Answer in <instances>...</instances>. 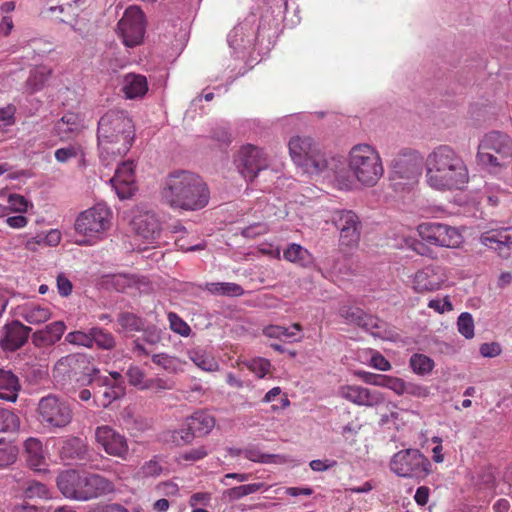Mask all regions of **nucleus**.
<instances>
[{
    "mask_svg": "<svg viewBox=\"0 0 512 512\" xmlns=\"http://www.w3.org/2000/svg\"><path fill=\"white\" fill-rule=\"evenodd\" d=\"M54 157L60 164H65L72 159H83L84 152L79 144H69L55 150Z\"/></svg>",
    "mask_w": 512,
    "mask_h": 512,
    "instance_id": "obj_41",
    "label": "nucleus"
},
{
    "mask_svg": "<svg viewBox=\"0 0 512 512\" xmlns=\"http://www.w3.org/2000/svg\"><path fill=\"white\" fill-rule=\"evenodd\" d=\"M370 366L380 371H388L391 369L389 361L378 352H373L370 358Z\"/></svg>",
    "mask_w": 512,
    "mask_h": 512,
    "instance_id": "obj_64",
    "label": "nucleus"
},
{
    "mask_svg": "<svg viewBox=\"0 0 512 512\" xmlns=\"http://www.w3.org/2000/svg\"><path fill=\"white\" fill-rule=\"evenodd\" d=\"M130 224L135 233L148 243L156 241L161 232L158 217L143 206H137L131 211Z\"/></svg>",
    "mask_w": 512,
    "mask_h": 512,
    "instance_id": "obj_13",
    "label": "nucleus"
},
{
    "mask_svg": "<svg viewBox=\"0 0 512 512\" xmlns=\"http://www.w3.org/2000/svg\"><path fill=\"white\" fill-rule=\"evenodd\" d=\"M121 90L127 99H141L148 92L147 79L141 74L128 73L122 78Z\"/></svg>",
    "mask_w": 512,
    "mask_h": 512,
    "instance_id": "obj_25",
    "label": "nucleus"
},
{
    "mask_svg": "<svg viewBox=\"0 0 512 512\" xmlns=\"http://www.w3.org/2000/svg\"><path fill=\"white\" fill-rule=\"evenodd\" d=\"M26 461L31 469L36 472L48 470L47 451L42 442L35 437L28 438L24 443Z\"/></svg>",
    "mask_w": 512,
    "mask_h": 512,
    "instance_id": "obj_23",
    "label": "nucleus"
},
{
    "mask_svg": "<svg viewBox=\"0 0 512 512\" xmlns=\"http://www.w3.org/2000/svg\"><path fill=\"white\" fill-rule=\"evenodd\" d=\"M447 280L445 268L439 265H427L410 277L411 288L419 294L436 292L443 288Z\"/></svg>",
    "mask_w": 512,
    "mask_h": 512,
    "instance_id": "obj_12",
    "label": "nucleus"
},
{
    "mask_svg": "<svg viewBox=\"0 0 512 512\" xmlns=\"http://www.w3.org/2000/svg\"><path fill=\"white\" fill-rule=\"evenodd\" d=\"M268 488L269 486H266L264 483L244 484L227 489L224 492V496L227 497L230 501H236L250 494H254L260 490H267Z\"/></svg>",
    "mask_w": 512,
    "mask_h": 512,
    "instance_id": "obj_38",
    "label": "nucleus"
},
{
    "mask_svg": "<svg viewBox=\"0 0 512 512\" xmlns=\"http://www.w3.org/2000/svg\"><path fill=\"white\" fill-rule=\"evenodd\" d=\"M512 150V141L508 134L500 131H490L483 135L477 150Z\"/></svg>",
    "mask_w": 512,
    "mask_h": 512,
    "instance_id": "obj_29",
    "label": "nucleus"
},
{
    "mask_svg": "<svg viewBox=\"0 0 512 512\" xmlns=\"http://www.w3.org/2000/svg\"><path fill=\"white\" fill-rule=\"evenodd\" d=\"M8 204L9 205L6 206L7 213L14 212L24 214L28 211L30 206V203L27 201V199L19 194H10L8 197Z\"/></svg>",
    "mask_w": 512,
    "mask_h": 512,
    "instance_id": "obj_49",
    "label": "nucleus"
},
{
    "mask_svg": "<svg viewBox=\"0 0 512 512\" xmlns=\"http://www.w3.org/2000/svg\"><path fill=\"white\" fill-rule=\"evenodd\" d=\"M15 315L26 322L38 325L48 321L52 317L50 309L35 302H27L15 308Z\"/></svg>",
    "mask_w": 512,
    "mask_h": 512,
    "instance_id": "obj_24",
    "label": "nucleus"
},
{
    "mask_svg": "<svg viewBox=\"0 0 512 512\" xmlns=\"http://www.w3.org/2000/svg\"><path fill=\"white\" fill-rule=\"evenodd\" d=\"M145 17L137 6L128 7L117 24V35L126 47H135L143 42Z\"/></svg>",
    "mask_w": 512,
    "mask_h": 512,
    "instance_id": "obj_10",
    "label": "nucleus"
},
{
    "mask_svg": "<svg viewBox=\"0 0 512 512\" xmlns=\"http://www.w3.org/2000/svg\"><path fill=\"white\" fill-rule=\"evenodd\" d=\"M31 329L19 321H13L4 327V337L0 346L4 350L15 351L27 341Z\"/></svg>",
    "mask_w": 512,
    "mask_h": 512,
    "instance_id": "obj_22",
    "label": "nucleus"
},
{
    "mask_svg": "<svg viewBox=\"0 0 512 512\" xmlns=\"http://www.w3.org/2000/svg\"><path fill=\"white\" fill-rule=\"evenodd\" d=\"M112 219V210L104 203L80 212L74 223V230L81 237L77 244L92 246L103 241L112 226Z\"/></svg>",
    "mask_w": 512,
    "mask_h": 512,
    "instance_id": "obj_7",
    "label": "nucleus"
},
{
    "mask_svg": "<svg viewBox=\"0 0 512 512\" xmlns=\"http://www.w3.org/2000/svg\"><path fill=\"white\" fill-rule=\"evenodd\" d=\"M288 148L292 161L302 173L323 180L331 176L330 161L310 137L294 136L289 140Z\"/></svg>",
    "mask_w": 512,
    "mask_h": 512,
    "instance_id": "obj_6",
    "label": "nucleus"
},
{
    "mask_svg": "<svg viewBox=\"0 0 512 512\" xmlns=\"http://www.w3.org/2000/svg\"><path fill=\"white\" fill-rule=\"evenodd\" d=\"M24 494L27 498H49V490L46 485L39 482H30Z\"/></svg>",
    "mask_w": 512,
    "mask_h": 512,
    "instance_id": "obj_54",
    "label": "nucleus"
},
{
    "mask_svg": "<svg viewBox=\"0 0 512 512\" xmlns=\"http://www.w3.org/2000/svg\"><path fill=\"white\" fill-rule=\"evenodd\" d=\"M100 382V379H97ZM102 384L107 386L98 400H94L96 406L107 407L114 400L121 398L125 394V387L122 384H115L109 386L108 379L101 380Z\"/></svg>",
    "mask_w": 512,
    "mask_h": 512,
    "instance_id": "obj_36",
    "label": "nucleus"
},
{
    "mask_svg": "<svg viewBox=\"0 0 512 512\" xmlns=\"http://www.w3.org/2000/svg\"><path fill=\"white\" fill-rule=\"evenodd\" d=\"M352 322H355L357 325L361 326L367 332H369L372 336L378 337L381 339H386V330L385 323L381 321L379 318L364 314L362 311L358 310L351 315Z\"/></svg>",
    "mask_w": 512,
    "mask_h": 512,
    "instance_id": "obj_28",
    "label": "nucleus"
},
{
    "mask_svg": "<svg viewBox=\"0 0 512 512\" xmlns=\"http://www.w3.org/2000/svg\"><path fill=\"white\" fill-rule=\"evenodd\" d=\"M38 415L41 423L49 428L66 427L73 418L69 403L54 395H48L40 399Z\"/></svg>",
    "mask_w": 512,
    "mask_h": 512,
    "instance_id": "obj_9",
    "label": "nucleus"
},
{
    "mask_svg": "<svg viewBox=\"0 0 512 512\" xmlns=\"http://www.w3.org/2000/svg\"><path fill=\"white\" fill-rule=\"evenodd\" d=\"M97 445L109 456L128 460L129 442L126 436L109 425H100L95 429Z\"/></svg>",
    "mask_w": 512,
    "mask_h": 512,
    "instance_id": "obj_11",
    "label": "nucleus"
},
{
    "mask_svg": "<svg viewBox=\"0 0 512 512\" xmlns=\"http://www.w3.org/2000/svg\"><path fill=\"white\" fill-rule=\"evenodd\" d=\"M57 486L64 497L81 502L115 491V486L109 479L99 474L76 470L62 472L57 478Z\"/></svg>",
    "mask_w": 512,
    "mask_h": 512,
    "instance_id": "obj_5",
    "label": "nucleus"
},
{
    "mask_svg": "<svg viewBox=\"0 0 512 512\" xmlns=\"http://www.w3.org/2000/svg\"><path fill=\"white\" fill-rule=\"evenodd\" d=\"M442 223L427 222L418 225L417 232L419 237L429 245L438 246L441 236Z\"/></svg>",
    "mask_w": 512,
    "mask_h": 512,
    "instance_id": "obj_35",
    "label": "nucleus"
},
{
    "mask_svg": "<svg viewBox=\"0 0 512 512\" xmlns=\"http://www.w3.org/2000/svg\"><path fill=\"white\" fill-rule=\"evenodd\" d=\"M502 349L499 343L491 342V343H483L480 348L479 352L481 356L485 358H493L500 355Z\"/></svg>",
    "mask_w": 512,
    "mask_h": 512,
    "instance_id": "obj_63",
    "label": "nucleus"
},
{
    "mask_svg": "<svg viewBox=\"0 0 512 512\" xmlns=\"http://www.w3.org/2000/svg\"><path fill=\"white\" fill-rule=\"evenodd\" d=\"M256 37L254 21L246 20L235 26L228 34V44L235 53L250 48Z\"/></svg>",
    "mask_w": 512,
    "mask_h": 512,
    "instance_id": "obj_21",
    "label": "nucleus"
},
{
    "mask_svg": "<svg viewBox=\"0 0 512 512\" xmlns=\"http://www.w3.org/2000/svg\"><path fill=\"white\" fill-rule=\"evenodd\" d=\"M19 387L18 378L12 372L0 370V399L15 402Z\"/></svg>",
    "mask_w": 512,
    "mask_h": 512,
    "instance_id": "obj_32",
    "label": "nucleus"
},
{
    "mask_svg": "<svg viewBox=\"0 0 512 512\" xmlns=\"http://www.w3.org/2000/svg\"><path fill=\"white\" fill-rule=\"evenodd\" d=\"M243 455L248 460H250L252 462H256V463H264V464L276 463V464H279V463H283L284 462V460H283V458L281 456H279V455L264 454L259 449L255 448V447L246 448L243 451Z\"/></svg>",
    "mask_w": 512,
    "mask_h": 512,
    "instance_id": "obj_43",
    "label": "nucleus"
},
{
    "mask_svg": "<svg viewBox=\"0 0 512 512\" xmlns=\"http://www.w3.org/2000/svg\"><path fill=\"white\" fill-rule=\"evenodd\" d=\"M42 244L46 246H57L62 240V233L59 229H50L45 233H40Z\"/></svg>",
    "mask_w": 512,
    "mask_h": 512,
    "instance_id": "obj_59",
    "label": "nucleus"
},
{
    "mask_svg": "<svg viewBox=\"0 0 512 512\" xmlns=\"http://www.w3.org/2000/svg\"><path fill=\"white\" fill-rule=\"evenodd\" d=\"M457 331L465 339L470 340L475 336V324L472 315L468 312H462L456 322Z\"/></svg>",
    "mask_w": 512,
    "mask_h": 512,
    "instance_id": "obj_44",
    "label": "nucleus"
},
{
    "mask_svg": "<svg viewBox=\"0 0 512 512\" xmlns=\"http://www.w3.org/2000/svg\"><path fill=\"white\" fill-rule=\"evenodd\" d=\"M235 163L245 178H254L261 170L267 168L268 160L264 151L251 144L240 148Z\"/></svg>",
    "mask_w": 512,
    "mask_h": 512,
    "instance_id": "obj_14",
    "label": "nucleus"
},
{
    "mask_svg": "<svg viewBox=\"0 0 512 512\" xmlns=\"http://www.w3.org/2000/svg\"><path fill=\"white\" fill-rule=\"evenodd\" d=\"M19 427L18 417L11 411L0 409V432L15 430Z\"/></svg>",
    "mask_w": 512,
    "mask_h": 512,
    "instance_id": "obj_51",
    "label": "nucleus"
},
{
    "mask_svg": "<svg viewBox=\"0 0 512 512\" xmlns=\"http://www.w3.org/2000/svg\"><path fill=\"white\" fill-rule=\"evenodd\" d=\"M338 395L357 406L376 407L385 402L382 392L360 385H342L338 388Z\"/></svg>",
    "mask_w": 512,
    "mask_h": 512,
    "instance_id": "obj_16",
    "label": "nucleus"
},
{
    "mask_svg": "<svg viewBox=\"0 0 512 512\" xmlns=\"http://www.w3.org/2000/svg\"><path fill=\"white\" fill-rule=\"evenodd\" d=\"M134 170L135 164L133 161H124L117 167L114 177L110 180L120 199H129L137 191Z\"/></svg>",
    "mask_w": 512,
    "mask_h": 512,
    "instance_id": "obj_18",
    "label": "nucleus"
},
{
    "mask_svg": "<svg viewBox=\"0 0 512 512\" xmlns=\"http://www.w3.org/2000/svg\"><path fill=\"white\" fill-rule=\"evenodd\" d=\"M410 367L415 374L427 375L434 369V361L424 354H413L409 361Z\"/></svg>",
    "mask_w": 512,
    "mask_h": 512,
    "instance_id": "obj_42",
    "label": "nucleus"
},
{
    "mask_svg": "<svg viewBox=\"0 0 512 512\" xmlns=\"http://www.w3.org/2000/svg\"><path fill=\"white\" fill-rule=\"evenodd\" d=\"M476 161L485 173L502 181L507 188H512V177L510 175L511 159L494 157L488 153H477Z\"/></svg>",
    "mask_w": 512,
    "mask_h": 512,
    "instance_id": "obj_17",
    "label": "nucleus"
},
{
    "mask_svg": "<svg viewBox=\"0 0 512 512\" xmlns=\"http://www.w3.org/2000/svg\"><path fill=\"white\" fill-rule=\"evenodd\" d=\"M17 459V450L15 447H0V469L13 464Z\"/></svg>",
    "mask_w": 512,
    "mask_h": 512,
    "instance_id": "obj_57",
    "label": "nucleus"
},
{
    "mask_svg": "<svg viewBox=\"0 0 512 512\" xmlns=\"http://www.w3.org/2000/svg\"><path fill=\"white\" fill-rule=\"evenodd\" d=\"M86 364V360L84 357L79 355H68L62 357L54 366L53 375L56 379L65 380L66 378L72 379L75 378L77 381H81L84 383H92L96 380L94 377L99 371L95 368L91 369V372H88L82 379L76 377L78 371L83 368Z\"/></svg>",
    "mask_w": 512,
    "mask_h": 512,
    "instance_id": "obj_15",
    "label": "nucleus"
},
{
    "mask_svg": "<svg viewBox=\"0 0 512 512\" xmlns=\"http://www.w3.org/2000/svg\"><path fill=\"white\" fill-rule=\"evenodd\" d=\"M386 380L384 388L392 390L397 395H403L406 393L408 383L404 382L402 379L387 375Z\"/></svg>",
    "mask_w": 512,
    "mask_h": 512,
    "instance_id": "obj_61",
    "label": "nucleus"
},
{
    "mask_svg": "<svg viewBox=\"0 0 512 512\" xmlns=\"http://www.w3.org/2000/svg\"><path fill=\"white\" fill-rule=\"evenodd\" d=\"M283 257L285 260L304 268L312 267L314 264L312 254L306 248L296 243L290 244L284 250Z\"/></svg>",
    "mask_w": 512,
    "mask_h": 512,
    "instance_id": "obj_31",
    "label": "nucleus"
},
{
    "mask_svg": "<svg viewBox=\"0 0 512 512\" xmlns=\"http://www.w3.org/2000/svg\"><path fill=\"white\" fill-rule=\"evenodd\" d=\"M428 458L418 449L408 448L395 453L390 460L391 471L402 478H423L430 472Z\"/></svg>",
    "mask_w": 512,
    "mask_h": 512,
    "instance_id": "obj_8",
    "label": "nucleus"
},
{
    "mask_svg": "<svg viewBox=\"0 0 512 512\" xmlns=\"http://www.w3.org/2000/svg\"><path fill=\"white\" fill-rule=\"evenodd\" d=\"M135 138L132 119L124 112L111 110L98 122L97 139L99 156L109 165L124 156L131 148Z\"/></svg>",
    "mask_w": 512,
    "mask_h": 512,
    "instance_id": "obj_3",
    "label": "nucleus"
},
{
    "mask_svg": "<svg viewBox=\"0 0 512 512\" xmlns=\"http://www.w3.org/2000/svg\"><path fill=\"white\" fill-rule=\"evenodd\" d=\"M357 375L367 384L385 387V382L387 381V375L375 374L366 371H360Z\"/></svg>",
    "mask_w": 512,
    "mask_h": 512,
    "instance_id": "obj_58",
    "label": "nucleus"
},
{
    "mask_svg": "<svg viewBox=\"0 0 512 512\" xmlns=\"http://www.w3.org/2000/svg\"><path fill=\"white\" fill-rule=\"evenodd\" d=\"M15 108L12 105L0 108V130L14 124Z\"/></svg>",
    "mask_w": 512,
    "mask_h": 512,
    "instance_id": "obj_60",
    "label": "nucleus"
},
{
    "mask_svg": "<svg viewBox=\"0 0 512 512\" xmlns=\"http://www.w3.org/2000/svg\"><path fill=\"white\" fill-rule=\"evenodd\" d=\"M163 471L162 466L156 459L146 461L137 471L136 477L138 479L155 478L161 475Z\"/></svg>",
    "mask_w": 512,
    "mask_h": 512,
    "instance_id": "obj_46",
    "label": "nucleus"
},
{
    "mask_svg": "<svg viewBox=\"0 0 512 512\" xmlns=\"http://www.w3.org/2000/svg\"><path fill=\"white\" fill-rule=\"evenodd\" d=\"M195 433L188 426L185 425L184 428L175 430L172 433V441L176 445H185L189 444L195 437Z\"/></svg>",
    "mask_w": 512,
    "mask_h": 512,
    "instance_id": "obj_55",
    "label": "nucleus"
},
{
    "mask_svg": "<svg viewBox=\"0 0 512 512\" xmlns=\"http://www.w3.org/2000/svg\"><path fill=\"white\" fill-rule=\"evenodd\" d=\"M160 196L172 208L194 211L208 204L210 193L199 175L178 170L167 175L162 183Z\"/></svg>",
    "mask_w": 512,
    "mask_h": 512,
    "instance_id": "obj_4",
    "label": "nucleus"
},
{
    "mask_svg": "<svg viewBox=\"0 0 512 512\" xmlns=\"http://www.w3.org/2000/svg\"><path fill=\"white\" fill-rule=\"evenodd\" d=\"M428 307L439 314H444L453 310V305L449 299V296H445L444 298H433L429 300Z\"/></svg>",
    "mask_w": 512,
    "mask_h": 512,
    "instance_id": "obj_56",
    "label": "nucleus"
},
{
    "mask_svg": "<svg viewBox=\"0 0 512 512\" xmlns=\"http://www.w3.org/2000/svg\"><path fill=\"white\" fill-rule=\"evenodd\" d=\"M168 320L170 324V328L177 334L187 337L190 334L189 325L182 320L177 314L170 312L168 314Z\"/></svg>",
    "mask_w": 512,
    "mask_h": 512,
    "instance_id": "obj_53",
    "label": "nucleus"
},
{
    "mask_svg": "<svg viewBox=\"0 0 512 512\" xmlns=\"http://www.w3.org/2000/svg\"><path fill=\"white\" fill-rule=\"evenodd\" d=\"M424 180L436 192L463 191L470 181L469 168L453 147L438 145L425 158Z\"/></svg>",
    "mask_w": 512,
    "mask_h": 512,
    "instance_id": "obj_2",
    "label": "nucleus"
},
{
    "mask_svg": "<svg viewBox=\"0 0 512 512\" xmlns=\"http://www.w3.org/2000/svg\"><path fill=\"white\" fill-rule=\"evenodd\" d=\"M51 70L46 66H38L31 70L27 79V87L31 92L40 90L47 82Z\"/></svg>",
    "mask_w": 512,
    "mask_h": 512,
    "instance_id": "obj_39",
    "label": "nucleus"
},
{
    "mask_svg": "<svg viewBox=\"0 0 512 512\" xmlns=\"http://www.w3.org/2000/svg\"><path fill=\"white\" fill-rule=\"evenodd\" d=\"M172 387H173V384L168 380H165L163 378H153V379L147 380V384L145 386H143V389L144 390L150 389V390H154V391L158 392L161 390L172 389Z\"/></svg>",
    "mask_w": 512,
    "mask_h": 512,
    "instance_id": "obj_62",
    "label": "nucleus"
},
{
    "mask_svg": "<svg viewBox=\"0 0 512 512\" xmlns=\"http://www.w3.org/2000/svg\"><path fill=\"white\" fill-rule=\"evenodd\" d=\"M127 378L131 385L137 387L140 390H144L143 386L147 384L144 372L138 366H130L127 370Z\"/></svg>",
    "mask_w": 512,
    "mask_h": 512,
    "instance_id": "obj_52",
    "label": "nucleus"
},
{
    "mask_svg": "<svg viewBox=\"0 0 512 512\" xmlns=\"http://www.w3.org/2000/svg\"><path fill=\"white\" fill-rule=\"evenodd\" d=\"M189 359L201 370L214 372L219 369L216 359L204 350L195 349L188 352Z\"/></svg>",
    "mask_w": 512,
    "mask_h": 512,
    "instance_id": "obj_34",
    "label": "nucleus"
},
{
    "mask_svg": "<svg viewBox=\"0 0 512 512\" xmlns=\"http://www.w3.org/2000/svg\"><path fill=\"white\" fill-rule=\"evenodd\" d=\"M207 290L212 294L237 297L244 293L243 288L230 282H213L207 284Z\"/></svg>",
    "mask_w": 512,
    "mask_h": 512,
    "instance_id": "obj_40",
    "label": "nucleus"
},
{
    "mask_svg": "<svg viewBox=\"0 0 512 512\" xmlns=\"http://www.w3.org/2000/svg\"><path fill=\"white\" fill-rule=\"evenodd\" d=\"M118 322L126 331H140L144 328L143 320L132 313L121 314Z\"/></svg>",
    "mask_w": 512,
    "mask_h": 512,
    "instance_id": "obj_47",
    "label": "nucleus"
},
{
    "mask_svg": "<svg viewBox=\"0 0 512 512\" xmlns=\"http://www.w3.org/2000/svg\"><path fill=\"white\" fill-rule=\"evenodd\" d=\"M479 241L485 247L501 253L512 245V227L484 232Z\"/></svg>",
    "mask_w": 512,
    "mask_h": 512,
    "instance_id": "obj_26",
    "label": "nucleus"
},
{
    "mask_svg": "<svg viewBox=\"0 0 512 512\" xmlns=\"http://www.w3.org/2000/svg\"><path fill=\"white\" fill-rule=\"evenodd\" d=\"M152 361L168 373H178L184 370V361L166 353L154 354Z\"/></svg>",
    "mask_w": 512,
    "mask_h": 512,
    "instance_id": "obj_37",
    "label": "nucleus"
},
{
    "mask_svg": "<svg viewBox=\"0 0 512 512\" xmlns=\"http://www.w3.org/2000/svg\"><path fill=\"white\" fill-rule=\"evenodd\" d=\"M186 426L199 436L207 435L215 426L214 417L205 411H197L186 419Z\"/></svg>",
    "mask_w": 512,
    "mask_h": 512,
    "instance_id": "obj_30",
    "label": "nucleus"
},
{
    "mask_svg": "<svg viewBox=\"0 0 512 512\" xmlns=\"http://www.w3.org/2000/svg\"><path fill=\"white\" fill-rule=\"evenodd\" d=\"M438 247L457 249L464 242L462 233L456 228L442 223Z\"/></svg>",
    "mask_w": 512,
    "mask_h": 512,
    "instance_id": "obj_33",
    "label": "nucleus"
},
{
    "mask_svg": "<svg viewBox=\"0 0 512 512\" xmlns=\"http://www.w3.org/2000/svg\"><path fill=\"white\" fill-rule=\"evenodd\" d=\"M347 168L342 162L332 158L327 178L339 190H353L357 184L373 187L384 175L383 161L373 145L359 143L351 147L347 154Z\"/></svg>",
    "mask_w": 512,
    "mask_h": 512,
    "instance_id": "obj_1",
    "label": "nucleus"
},
{
    "mask_svg": "<svg viewBox=\"0 0 512 512\" xmlns=\"http://www.w3.org/2000/svg\"><path fill=\"white\" fill-rule=\"evenodd\" d=\"M66 330L63 321H55L34 332L32 339L37 346H48L58 342Z\"/></svg>",
    "mask_w": 512,
    "mask_h": 512,
    "instance_id": "obj_27",
    "label": "nucleus"
},
{
    "mask_svg": "<svg viewBox=\"0 0 512 512\" xmlns=\"http://www.w3.org/2000/svg\"><path fill=\"white\" fill-rule=\"evenodd\" d=\"M244 364L258 378L265 377L266 374L270 371L271 367L269 360L264 358H254L249 361H245Z\"/></svg>",
    "mask_w": 512,
    "mask_h": 512,
    "instance_id": "obj_48",
    "label": "nucleus"
},
{
    "mask_svg": "<svg viewBox=\"0 0 512 512\" xmlns=\"http://www.w3.org/2000/svg\"><path fill=\"white\" fill-rule=\"evenodd\" d=\"M66 341L73 345L83 346L87 348L92 347L91 329L88 332L73 331L66 335Z\"/></svg>",
    "mask_w": 512,
    "mask_h": 512,
    "instance_id": "obj_50",
    "label": "nucleus"
},
{
    "mask_svg": "<svg viewBox=\"0 0 512 512\" xmlns=\"http://www.w3.org/2000/svg\"><path fill=\"white\" fill-rule=\"evenodd\" d=\"M85 116L68 111L53 126V133L62 141L76 138L86 128Z\"/></svg>",
    "mask_w": 512,
    "mask_h": 512,
    "instance_id": "obj_19",
    "label": "nucleus"
},
{
    "mask_svg": "<svg viewBox=\"0 0 512 512\" xmlns=\"http://www.w3.org/2000/svg\"><path fill=\"white\" fill-rule=\"evenodd\" d=\"M92 345H96L102 349H112L115 346V340L113 336L105 332L103 329L94 327L91 328Z\"/></svg>",
    "mask_w": 512,
    "mask_h": 512,
    "instance_id": "obj_45",
    "label": "nucleus"
},
{
    "mask_svg": "<svg viewBox=\"0 0 512 512\" xmlns=\"http://www.w3.org/2000/svg\"><path fill=\"white\" fill-rule=\"evenodd\" d=\"M334 223L340 231V242L344 246L357 245L360 238L359 221L352 211H338L334 216Z\"/></svg>",
    "mask_w": 512,
    "mask_h": 512,
    "instance_id": "obj_20",
    "label": "nucleus"
}]
</instances>
